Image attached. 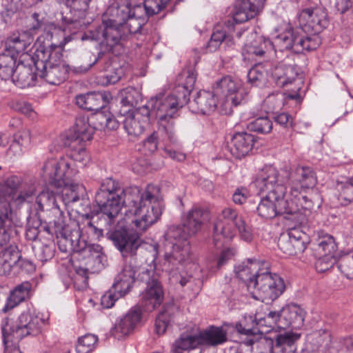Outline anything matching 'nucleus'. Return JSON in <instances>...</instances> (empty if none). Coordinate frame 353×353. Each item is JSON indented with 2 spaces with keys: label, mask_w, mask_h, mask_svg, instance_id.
<instances>
[{
  "label": "nucleus",
  "mask_w": 353,
  "mask_h": 353,
  "mask_svg": "<svg viewBox=\"0 0 353 353\" xmlns=\"http://www.w3.org/2000/svg\"><path fill=\"white\" fill-rule=\"evenodd\" d=\"M159 193V188L154 185H148L142 194L137 188L124 190L119 181L110 177L101 182L95 194V201L109 225L118 222L116 228L125 227L118 218L123 205H128L137 216L134 221L137 228L144 232L157 222L162 214L163 203Z\"/></svg>",
  "instance_id": "1"
},
{
  "label": "nucleus",
  "mask_w": 353,
  "mask_h": 353,
  "mask_svg": "<svg viewBox=\"0 0 353 353\" xmlns=\"http://www.w3.org/2000/svg\"><path fill=\"white\" fill-rule=\"evenodd\" d=\"M181 77L185 78V81L176 88L174 94L165 95L160 93L151 98L149 103L156 114L158 131L172 144L177 142L174 120L179 117V110L189 100V95L196 82V73L194 69H188L183 71Z\"/></svg>",
  "instance_id": "2"
},
{
  "label": "nucleus",
  "mask_w": 353,
  "mask_h": 353,
  "mask_svg": "<svg viewBox=\"0 0 353 353\" xmlns=\"http://www.w3.org/2000/svg\"><path fill=\"white\" fill-rule=\"evenodd\" d=\"M247 94L240 80L225 76L216 83L214 92L199 91L194 99L189 102V108L195 114H210L217 108L216 95H219L222 101V112L230 114L233 112V107L240 105Z\"/></svg>",
  "instance_id": "3"
},
{
  "label": "nucleus",
  "mask_w": 353,
  "mask_h": 353,
  "mask_svg": "<svg viewBox=\"0 0 353 353\" xmlns=\"http://www.w3.org/2000/svg\"><path fill=\"white\" fill-rule=\"evenodd\" d=\"M107 235L123 257H133L136 255L137 250L141 244L138 232L126 227H118V228L109 231ZM133 260L134 259L131 258L129 263L123 265L114 279L112 290H115L120 295H125L128 293L135 281L137 267L132 265Z\"/></svg>",
  "instance_id": "4"
},
{
  "label": "nucleus",
  "mask_w": 353,
  "mask_h": 353,
  "mask_svg": "<svg viewBox=\"0 0 353 353\" xmlns=\"http://www.w3.org/2000/svg\"><path fill=\"white\" fill-rule=\"evenodd\" d=\"M43 174L48 177V183L55 188L61 189L60 201L65 205L72 204L80 200L85 193L82 184L75 183L72 181L75 172L70 168V163L63 158L59 160H48L43 167Z\"/></svg>",
  "instance_id": "5"
},
{
  "label": "nucleus",
  "mask_w": 353,
  "mask_h": 353,
  "mask_svg": "<svg viewBox=\"0 0 353 353\" xmlns=\"http://www.w3.org/2000/svg\"><path fill=\"white\" fill-rule=\"evenodd\" d=\"M61 49L60 45L48 42L35 52L33 67L40 77L52 85H59L64 81L70 69L61 60Z\"/></svg>",
  "instance_id": "6"
},
{
  "label": "nucleus",
  "mask_w": 353,
  "mask_h": 353,
  "mask_svg": "<svg viewBox=\"0 0 353 353\" xmlns=\"http://www.w3.org/2000/svg\"><path fill=\"white\" fill-rule=\"evenodd\" d=\"M48 316L28 309L23 312L15 323L9 328H2L3 343L6 348L15 345L28 336H37L43 332L48 325Z\"/></svg>",
  "instance_id": "7"
},
{
  "label": "nucleus",
  "mask_w": 353,
  "mask_h": 353,
  "mask_svg": "<svg viewBox=\"0 0 353 353\" xmlns=\"http://www.w3.org/2000/svg\"><path fill=\"white\" fill-rule=\"evenodd\" d=\"M317 183L316 174L312 168L307 166H298L292 174V181L287 198L299 203L301 214L307 216L310 213L314 204L305 194L307 190L314 188Z\"/></svg>",
  "instance_id": "8"
},
{
  "label": "nucleus",
  "mask_w": 353,
  "mask_h": 353,
  "mask_svg": "<svg viewBox=\"0 0 353 353\" xmlns=\"http://www.w3.org/2000/svg\"><path fill=\"white\" fill-rule=\"evenodd\" d=\"M281 320V310L280 311L269 310L264 316L256 313L255 316H245L243 321L236 324L237 331L249 336L245 341L246 345H252L261 340L264 333L270 330L265 328H277L283 330L280 326Z\"/></svg>",
  "instance_id": "9"
},
{
  "label": "nucleus",
  "mask_w": 353,
  "mask_h": 353,
  "mask_svg": "<svg viewBox=\"0 0 353 353\" xmlns=\"http://www.w3.org/2000/svg\"><path fill=\"white\" fill-rule=\"evenodd\" d=\"M172 250L164 254L163 268L168 272L170 280L173 284L179 283L182 287L192 282V276L183 270L190 256L189 241L184 245L174 244Z\"/></svg>",
  "instance_id": "10"
},
{
  "label": "nucleus",
  "mask_w": 353,
  "mask_h": 353,
  "mask_svg": "<svg viewBox=\"0 0 353 353\" xmlns=\"http://www.w3.org/2000/svg\"><path fill=\"white\" fill-rule=\"evenodd\" d=\"M275 53L277 50H292L294 53H301L304 50H316L321 44V39L317 35L304 34L300 28H288L278 34L274 43Z\"/></svg>",
  "instance_id": "11"
},
{
  "label": "nucleus",
  "mask_w": 353,
  "mask_h": 353,
  "mask_svg": "<svg viewBox=\"0 0 353 353\" xmlns=\"http://www.w3.org/2000/svg\"><path fill=\"white\" fill-rule=\"evenodd\" d=\"M92 135L93 128L84 117H78L74 131H69L63 135V145L70 149L69 155L74 161L85 163L88 160L83 143L90 141Z\"/></svg>",
  "instance_id": "12"
},
{
  "label": "nucleus",
  "mask_w": 353,
  "mask_h": 353,
  "mask_svg": "<svg viewBox=\"0 0 353 353\" xmlns=\"http://www.w3.org/2000/svg\"><path fill=\"white\" fill-rule=\"evenodd\" d=\"M2 187L5 190H0V192H3L17 207L31 202L37 192L36 180L21 175L8 176L3 181Z\"/></svg>",
  "instance_id": "13"
},
{
  "label": "nucleus",
  "mask_w": 353,
  "mask_h": 353,
  "mask_svg": "<svg viewBox=\"0 0 353 353\" xmlns=\"http://www.w3.org/2000/svg\"><path fill=\"white\" fill-rule=\"evenodd\" d=\"M298 19L299 28L308 35L319 36L329 23L327 10L320 0H306Z\"/></svg>",
  "instance_id": "14"
},
{
  "label": "nucleus",
  "mask_w": 353,
  "mask_h": 353,
  "mask_svg": "<svg viewBox=\"0 0 353 353\" xmlns=\"http://www.w3.org/2000/svg\"><path fill=\"white\" fill-rule=\"evenodd\" d=\"M52 188L54 187L49 184L37 195L31 207V213L34 212L39 219L41 212H49L52 219L50 223H53L57 230H61L64 227L63 212L59 205L61 197L58 190L55 192L52 190Z\"/></svg>",
  "instance_id": "15"
},
{
  "label": "nucleus",
  "mask_w": 353,
  "mask_h": 353,
  "mask_svg": "<svg viewBox=\"0 0 353 353\" xmlns=\"http://www.w3.org/2000/svg\"><path fill=\"white\" fill-rule=\"evenodd\" d=\"M278 194L270 192L261 199L256 208V212L263 219H272L279 214H301L299 210V203L282 195V188H279Z\"/></svg>",
  "instance_id": "16"
},
{
  "label": "nucleus",
  "mask_w": 353,
  "mask_h": 353,
  "mask_svg": "<svg viewBox=\"0 0 353 353\" xmlns=\"http://www.w3.org/2000/svg\"><path fill=\"white\" fill-rule=\"evenodd\" d=\"M268 265L258 275L252 289L256 290L252 292V296L263 302L274 301L283 294L285 288L283 279L278 274L269 272Z\"/></svg>",
  "instance_id": "17"
},
{
  "label": "nucleus",
  "mask_w": 353,
  "mask_h": 353,
  "mask_svg": "<svg viewBox=\"0 0 353 353\" xmlns=\"http://www.w3.org/2000/svg\"><path fill=\"white\" fill-rule=\"evenodd\" d=\"M139 279L146 287L141 294V302L146 311H152L160 305L163 299V291L153 270H145L139 274Z\"/></svg>",
  "instance_id": "18"
},
{
  "label": "nucleus",
  "mask_w": 353,
  "mask_h": 353,
  "mask_svg": "<svg viewBox=\"0 0 353 353\" xmlns=\"http://www.w3.org/2000/svg\"><path fill=\"white\" fill-rule=\"evenodd\" d=\"M65 241L70 245L74 252H82L86 256V263L90 265L91 272L99 271L103 267L105 255L102 253V247L99 245H87L80 240L79 232L72 233L70 237H65Z\"/></svg>",
  "instance_id": "19"
},
{
  "label": "nucleus",
  "mask_w": 353,
  "mask_h": 353,
  "mask_svg": "<svg viewBox=\"0 0 353 353\" xmlns=\"http://www.w3.org/2000/svg\"><path fill=\"white\" fill-rule=\"evenodd\" d=\"M285 181L275 168L266 166L258 173L255 185L261 192H266L267 194L272 192L278 194L279 188H282V195L285 196L288 192L283 185Z\"/></svg>",
  "instance_id": "20"
},
{
  "label": "nucleus",
  "mask_w": 353,
  "mask_h": 353,
  "mask_svg": "<svg viewBox=\"0 0 353 353\" xmlns=\"http://www.w3.org/2000/svg\"><path fill=\"white\" fill-rule=\"evenodd\" d=\"M309 243V236L300 228H292L287 235L281 236L278 241L280 250L289 256L303 253Z\"/></svg>",
  "instance_id": "21"
},
{
  "label": "nucleus",
  "mask_w": 353,
  "mask_h": 353,
  "mask_svg": "<svg viewBox=\"0 0 353 353\" xmlns=\"http://www.w3.org/2000/svg\"><path fill=\"white\" fill-rule=\"evenodd\" d=\"M149 103L150 101L146 105L137 108L125 118L123 125L129 135L137 137L143 132L145 125L150 121V113L155 114Z\"/></svg>",
  "instance_id": "22"
},
{
  "label": "nucleus",
  "mask_w": 353,
  "mask_h": 353,
  "mask_svg": "<svg viewBox=\"0 0 353 353\" xmlns=\"http://www.w3.org/2000/svg\"><path fill=\"white\" fill-rule=\"evenodd\" d=\"M65 5L73 10L74 15L72 17H63L65 23V28L74 32L83 29L89 23L85 20L86 11L89 8L91 0H64Z\"/></svg>",
  "instance_id": "23"
},
{
  "label": "nucleus",
  "mask_w": 353,
  "mask_h": 353,
  "mask_svg": "<svg viewBox=\"0 0 353 353\" xmlns=\"http://www.w3.org/2000/svg\"><path fill=\"white\" fill-rule=\"evenodd\" d=\"M268 265L265 261L248 259L236 268V274L246 285L248 290L252 291L258 275L265 270Z\"/></svg>",
  "instance_id": "24"
},
{
  "label": "nucleus",
  "mask_w": 353,
  "mask_h": 353,
  "mask_svg": "<svg viewBox=\"0 0 353 353\" xmlns=\"http://www.w3.org/2000/svg\"><path fill=\"white\" fill-rule=\"evenodd\" d=\"M266 0H236L234 6L233 20L241 23L254 18L263 9Z\"/></svg>",
  "instance_id": "25"
},
{
  "label": "nucleus",
  "mask_w": 353,
  "mask_h": 353,
  "mask_svg": "<svg viewBox=\"0 0 353 353\" xmlns=\"http://www.w3.org/2000/svg\"><path fill=\"white\" fill-rule=\"evenodd\" d=\"M305 312L297 305L293 304L281 309L280 326L285 330L288 327L299 329L303 325Z\"/></svg>",
  "instance_id": "26"
},
{
  "label": "nucleus",
  "mask_w": 353,
  "mask_h": 353,
  "mask_svg": "<svg viewBox=\"0 0 353 353\" xmlns=\"http://www.w3.org/2000/svg\"><path fill=\"white\" fill-rule=\"evenodd\" d=\"M91 128L94 130H105L106 129L113 130L119 127V122L114 116L107 110L106 107L96 110L90 118L83 117Z\"/></svg>",
  "instance_id": "27"
},
{
  "label": "nucleus",
  "mask_w": 353,
  "mask_h": 353,
  "mask_svg": "<svg viewBox=\"0 0 353 353\" xmlns=\"http://www.w3.org/2000/svg\"><path fill=\"white\" fill-rule=\"evenodd\" d=\"M254 137L247 132L236 133L232 138L229 149L232 155L237 159L244 157L251 151Z\"/></svg>",
  "instance_id": "28"
},
{
  "label": "nucleus",
  "mask_w": 353,
  "mask_h": 353,
  "mask_svg": "<svg viewBox=\"0 0 353 353\" xmlns=\"http://www.w3.org/2000/svg\"><path fill=\"white\" fill-rule=\"evenodd\" d=\"M209 220V212L202 208L194 207L188 211L183 221V226L188 234H195L201 226Z\"/></svg>",
  "instance_id": "29"
},
{
  "label": "nucleus",
  "mask_w": 353,
  "mask_h": 353,
  "mask_svg": "<svg viewBox=\"0 0 353 353\" xmlns=\"http://www.w3.org/2000/svg\"><path fill=\"white\" fill-rule=\"evenodd\" d=\"M274 50L272 42L263 37L256 38L249 43H246L243 49V54L248 55V59L265 57Z\"/></svg>",
  "instance_id": "30"
},
{
  "label": "nucleus",
  "mask_w": 353,
  "mask_h": 353,
  "mask_svg": "<svg viewBox=\"0 0 353 353\" xmlns=\"http://www.w3.org/2000/svg\"><path fill=\"white\" fill-rule=\"evenodd\" d=\"M272 75L276 84L280 87L286 86L296 81H299V84L302 83L301 78H298L299 69L296 65H277L273 70Z\"/></svg>",
  "instance_id": "31"
},
{
  "label": "nucleus",
  "mask_w": 353,
  "mask_h": 353,
  "mask_svg": "<svg viewBox=\"0 0 353 353\" xmlns=\"http://www.w3.org/2000/svg\"><path fill=\"white\" fill-rule=\"evenodd\" d=\"M140 319L141 314L139 311H130L115 324L112 334L118 339L128 336L132 332Z\"/></svg>",
  "instance_id": "32"
},
{
  "label": "nucleus",
  "mask_w": 353,
  "mask_h": 353,
  "mask_svg": "<svg viewBox=\"0 0 353 353\" xmlns=\"http://www.w3.org/2000/svg\"><path fill=\"white\" fill-rule=\"evenodd\" d=\"M107 103V95L104 92H90L76 97V104L81 108L96 111L104 108Z\"/></svg>",
  "instance_id": "33"
},
{
  "label": "nucleus",
  "mask_w": 353,
  "mask_h": 353,
  "mask_svg": "<svg viewBox=\"0 0 353 353\" xmlns=\"http://www.w3.org/2000/svg\"><path fill=\"white\" fill-rule=\"evenodd\" d=\"M37 76L39 74H37L36 69L35 72H33V67L21 63L17 65L10 79L17 86L25 88L33 85Z\"/></svg>",
  "instance_id": "34"
},
{
  "label": "nucleus",
  "mask_w": 353,
  "mask_h": 353,
  "mask_svg": "<svg viewBox=\"0 0 353 353\" xmlns=\"http://www.w3.org/2000/svg\"><path fill=\"white\" fill-rule=\"evenodd\" d=\"M201 345L217 346L224 343L228 340L227 332L222 327L210 326L199 332Z\"/></svg>",
  "instance_id": "35"
},
{
  "label": "nucleus",
  "mask_w": 353,
  "mask_h": 353,
  "mask_svg": "<svg viewBox=\"0 0 353 353\" xmlns=\"http://www.w3.org/2000/svg\"><path fill=\"white\" fill-rule=\"evenodd\" d=\"M21 254L17 246L10 245L0 252V275L10 274L14 266H17Z\"/></svg>",
  "instance_id": "36"
},
{
  "label": "nucleus",
  "mask_w": 353,
  "mask_h": 353,
  "mask_svg": "<svg viewBox=\"0 0 353 353\" xmlns=\"http://www.w3.org/2000/svg\"><path fill=\"white\" fill-rule=\"evenodd\" d=\"M31 288L32 285L28 281L23 282L17 285L11 291L6 304L1 309L2 311L6 313L28 299L30 296Z\"/></svg>",
  "instance_id": "37"
},
{
  "label": "nucleus",
  "mask_w": 353,
  "mask_h": 353,
  "mask_svg": "<svg viewBox=\"0 0 353 353\" xmlns=\"http://www.w3.org/2000/svg\"><path fill=\"white\" fill-rule=\"evenodd\" d=\"M223 221H228L234 223L238 230L241 238L250 242L252 239V234L241 216H239L236 210L232 208H225L222 211Z\"/></svg>",
  "instance_id": "38"
},
{
  "label": "nucleus",
  "mask_w": 353,
  "mask_h": 353,
  "mask_svg": "<svg viewBox=\"0 0 353 353\" xmlns=\"http://www.w3.org/2000/svg\"><path fill=\"white\" fill-rule=\"evenodd\" d=\"M336 248L337 246L334 237L328 234L319 235L315 242L312 244V249L315 252V256L334 254Z\"/></svg>",
  "instance_id": "39"
},
{
  "label": "nucleus",
  "mask_w": 353,
  "mask_h": 353,
  "mask_svg": "<svg viewBox=\"0 0 353 353\" xmlns=\"http://www.w3.org/2000/svg\"><path fill=\"white\" fill-rule=\"evenodd\" d=\"M235 225L219 219L214 225L213 241L216 246L222 245L223 239H231L235 235Z\"/></svg>",
  "instance_id": "40"
},
{
  "label": "nucleus",
  "mask_w": 353,
  "mask_h": 353,
  "mask_svg": "<svg viewBox=\"0 0 353 353\" xmlns=\"http://www.w3.org/2000/svg\"><path fill=\"white\" fill-rule=\"evenodd\" d=\"M33 41V37L29 32H23L18 35L10 37L7 41V49L14 54L23 52Z\"/></svg>",
  "instance_id": "41"
},
{
  "label": "nucleus",
  "mask_w": 353,
  "mask_h": 353,
  "mask_svg": "<svg viewBox=\"0 0 353 353\" xmlns=\"http://www.w3.org/2000/svg\"><path fill=\"white\" fill-rule=\"evenodd\" d=\"M17 56L8 50L0 54V77L7 81L11 79L17 67Z\"/></svg>",
  "instance_id": "42"
},
{
  "label": "nucleus",
  "mask_w": 353,
  "mask_h": 353,
  "mask_svg": "<svg viewBox=\"0 0 353 353\" xmlns=\"http://www.w3.org/2000/svg\"><path fill=\"white\" fill-rule=\"evenodd\" d=\"M134 0L129 1V5H128V8H129V12L128 16L125 19L121 21V26H122V30L124 32L128 33V37L132 34H136L140 31L142 26L145 23V19L141 17H137L134 16V12L132 14V8L131 6L132 5Z\"/></svg>",
  "instance_id": "43"
},
{
  "label": "nucleus",
  "mask_w": 353,
  "mask_h": 353,
  "mask_svg": "<svg viewBox=\"0 0 353 353\" xmlns=\"http://www.w3.org/2000/svg\"><path fill=\"white\" fill-rule=\"evenodd\" d=\"M176 310L175 306L172 303L166 304L163 307L155 321V330L158 334H163L165 332Z\"/></svg>",
  "instance_id": "44"
},
{
  "label": "nucleus",
  "mask_w": 353,
  "mask_h": 353,
  "mask_svg": "<svg viewBox=\"0 0 353 353\" xmlns=\"http://www.w3.org/2000/svg\"><path fill=\"white\" fill-rule=\"evenodd\" d=\"M192 234H188L187 230L181 226H171L165 234V239L167 243L173 245L174 244L184 245L185 241H189L188 237Z\"/></svg>",
  "instance_id": "45"
},
{
  "label": "nucleus",
  "mask_w": 353,
  "mask_h": 353,
  "mask_svg": "<svg viewBox=\"0 0 353 353\" xmlns=\"http://www.w3.org/2000/svg\"><path fill=\"white\" fill-rule=\"evenodd\" d=\"M8 199L3 192H0V225L12 229L13 212L10 205L12 201Z\"/></svg>",
  "instance_id": "46"
},
{
  "label": "nucleus",
  "mask_w": 353,
  "mask_h": 353,
  "mask_svg": "<svg viewBox=\"0 0 353 353\" xmlns=\"http://www.w3.org/2000/svg\"><path fill=\"white\" fill-rule=\"evenodd\" d=\"M268 81V71L261 64H256L248 72V82L252 86L263 87Z\"/></svg>",
  "instance_id": "47"
},
{
  "label": "nucleus",
  "mask_w": 353,
  "mask_h": 353,
  "mask_svg": "<svg viewBox=\"0 0 353 353\" xmlns=\"http://www.w3.org/2000/svg\"><path fill=\"white\" fill-rule=\"evenodd\" d=\"M300 336V334L285 332L283 334L276 336L275 345L276 347H280L281 351L288 352L292 350V353H295L296 347L294 342L297 341Z\"/></svg>",
  "instance_id": "48"
},
{
  "label": "nucleus",
  "mask_w": 353,
  "mask_h": 353,
  "mask_svg": "<svg viewBox=\"0 0 353 353\" xmlns=\"http://www.w3.org/2000/svg\"><path fill=\"white\" fill-rule=\"evenodd\" d=\"M336 188L339 192V200L342 205H347L353 201V176L338 182Z\"/></svg>",
  "instance_id": "49"
},
{
  "label": "nucleus",
  "mask_w": 353,
  "mask_h": 353,
  "mask_svg": "<svg viewBox=\"0 0 353 353\" xmlns=\"http://www.w3.org/2000/svg\"><path fill=\"white\" fill-rule=\"evenodd\" d=\"M201 345L199 332L194 335L183 334L181 338L175 342V347L177 353H181L179 350H188L194 349Z\"/></svg>",
  "instance_id": "50"
},
{
  "label": "nucleus",
  "mask_w": 353,
  "mask_h": 353,
  "mask_svg": "<svg viewBox=\"0 0 353 353\" xmlns=\"http://www.w3.org/2000/svg\"><path fill=\"white\" fill-rule=\"evenodd\" d=\"M98 341V338L94 334H85L80 337L76 347L77 353H89L92 351Z\"/></svg>",
  "instance_id": "51"
},
{
  "label": "nucleus",
  "mask_w": 353,
  "mask_h": 353,
  "mask_svg": "<svg viewBox=\"0 0 353 353\" xmlns=\"http://www.w3.org/2000/svg\"><path fill=\"white\" fill-rule=\"evenodd\" d=\"M248 127L251 131L268 134L272 129V122L267 117H261L250 122Z\"/></svg>",
  "instance_id": "52"
},
{
  "label": "nucleus",
  "mask_w": 353,
  "mask_h": 353,
  "mask_svg": "<svg viewBox=\"0 0 353 353\" xmlns=\"http://www.w3.org/2000/svg\"><path fill=\"white\" fill-rule=\"evenodd\" d=\"M232 41V38L225 34L223 30L214 31L208 44V48L210 52L216 51L223 42L228 43Z\"/></svg>",
  "instance_id": "53"
},
{
  "label": "nucleus",
  "mask_w": 353,
  "mask_h": 353,
  "mask_svg": "<svg viewBox=\"0 0 353 353\" xmlns=\"http://www.w3.org/2000/svg\"><path fill=\"white\" fill-rule=\"evenodd\" d=\"M170 0H144V8L148 16L159 13L168 4Z\"/></svg>",
  "instance_id": "54"
},
{
  "label": "nucleus",
  "mask_w": 353,
  "mask_h": 353,
  "mask_svg": "<svg viewBox=\"0 0 353 353\" xmlns=\"http://www.w3.org/2000/svg\"><path fill=\"white\" fill-rule=\"evenodd\" d=\"M338 268L348 279H353V250L343 256L338 263Z\"/></svg>",
  "instance_id": "55"
},
{
  "label": "nucleus",
  "mask_w": 353,
  "mask_h": 353,
  "mask_svg": "<svg viewBox=\"0 0 353 353\" xmlns=\"http://www.w3.org/2000/svg\"><path fill=\"white\" fill-rule=\"evenodd\" d=\"M318 258L315 267L318 272H324L332 268L336 263V259L334 254L322 255V256H316Z\"/></svg>",
  "instance_id": "56"
},
{
  "label": "nucleus",
  "mask_w": 353,
  "mask_h": 353,
  "mask_svg": "<svg viewBox=\"0 0 353 353\" xmlns=\"http://www.w3.org/2000/svg\"><path fill=\"white\" fill-rule=\"evenodd\" d=\"M46 12L41 10H37L32 13L31 16V23L30 30L37 31L42 28L46 20Z\"/></svg>",
  "instance_id": "57"
},
{
  "label": "nucleus",
  "mask_w": 353,
  "mask_h": 353,
  "mask_svg": "<svg viewBox=\"0 0 353 353\" xmlns=\"http://www.w3.org/2000/svg\"><path fill=\"white\" fill-rule=\"evenodd\" d=\"M143 149L148 154L154 153L158 148V132H153L144 141Z\"/></svg>",
  "instance_id": "58"
},
{
  "label": "nucleus",
  "mask_w": 353,
  "mask_h": 353,
  "mask_svg": "<svg viewBox=\"0 0 353 353\" xmlns=\"http://www.w3.org/2000/svg\"><path fill=\"white\" fill-rule=\"evenodd\" d=\"M125 95L122 97L121 103L123 105H128L132 107L137 103L136 97H138L139 93L136 89L133 88H128L124 91Z\"/></svg>",
  "instance_id": "59"
},
{
  "label": "nucleus",
  "mask_w": 353,
  "mask_h": 353,
  "mask_svg": "<svg viewBox=\"0 0 353 353\" xmlns=\"http://www.w3.org/2000/svg\"><path fill=\"white\" fill-rule=\"evenodd\" d=\"M106 74L105 77L107 79V83L114 84L121 79L122 70L121 68H112L111 64L108 63L104 68Z\"/></svg>",
  "instance_id": "60"
},
{
  "label": "nucleus",
  "mask_w": 353,
  "mask_h": 353,
  "mask_svg": "<svg viewBox=\"0 0 353 353\" xmlns=\"http://www.w3.org/2000/svg\"><path fill=\"white\" fill-rule=\"evenodd\" d=\"M114 292L110 290L107 292L105 294H103L101 297V305L103 307L110 308L112 307L115 301L120 297L123 296L124 295H120L115 290H113Z\"/></svg>",
  "instance_id": "61"
},
{
  "label": "nucleus",
  "mask_w": 353,
  "mask_h": 353,
  "mask_svg": "<svg viewBox=\"0 0 353 353\" xmlns=\"http://www.w3.org/2000/svg\"><path fill=\"white\" fill-rule=\"evenodd\" d=\"M76 272L77 276L75 278L74 283H76L77 280H80L81 283V287H86L88 285V272H91L90 265L85 263V267H77Z\"/></svg>",
  "instance_id": "62"
},
{
  "label": "nucleus",
  "mask_w": 353,
  "mask_h": 353,
  "mask_svg": "<svg viewBox=\"0 0 353 353\" xmlns=\"http://www.w3.org/2000/svg\"><path fill=\"white\" fill-rule=\"evenodd\" d=\"M40 219L38 221L32 223L31 225L29 222L26 231V236L27 239L30 241H34L37 239L41 229H39V226H41V223H39Z\"/></svg>",
  "instance_id": "63"
},
{
  "label": "nucleus",
  "mask_w": 353,
  "mask_h": 353,
  "mask_svg": "<svg viewBox=\"0 0 353 353\" xmlns=\"http://www.w3.org/2000/svg\"><path fill=\"white\" fill-rule=\"evenodd\" d=\"M248 196L249 191L245 188H240L234 191L232 200L236 204L241 205L245 202Z\"/></svg>",
  "instance_id": "64"
}]
</instances>
